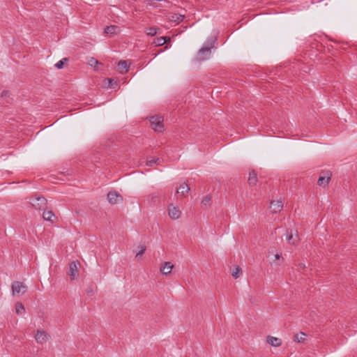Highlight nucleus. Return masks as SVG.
<instances>
[{"label":"nucleus","mask_w":357,"mask_h":357,"mask_svg":"<svg viewBox=\"0 0 357 357\" xmlns=\"http://www.w3.org/2000/svg\"><path fill=\"white\" fill-rule=\"evenodd\" d=\"M304 340H305V338L303 337L302 336H300V337L298 336H294V341L295 342H304Z\"/></svg>","instance_id":"31"},{"label":"nucleus","mask_w":357,"mask_h":357,"mask_svg":"<svg viewBox=\"0 0 357 357\" xmlns=\"http://www.w3.org/2000/svg\"><path fill=\"white\" fill-rule=\"evenodd\" d=\"M287 241L289 242V243L295 245L298 241V236L296 235L294 236L291 230L290 231H287Z\"/></svg>","instance_id":"16"},{"label":"nucleus","mask_w":357,"mask_h":357,"mask_svg":"<svg viewBox=\"0 0 357 357\" xmlns=\"http://www.w3.org/2000/svg\"><path fill=\"white\" fill-rule=\"evenodd\" d=\"M95 293L96 291L91 287L87 289V294L89 295V296H93L95 295Z\"/></svg>","instance_id":"29"},{"label":"nucleus","mask_w":357,"mask_h":357,"mask_svg":"<svg viewBox=\"0 0 357 357\" xmlns=\"http://www.w3.org/2000/svg\"><path fill=\"white\" fill-rule=\"evenodd\" d=\"M173 268L174 265L171 262L166 261L161 264L160 271L163 275H166L171 273Z\"/></svg>","instance_id":"11"},{"label":"nucleus","mask_w":357,"mask_h":357,"mask_svg":"<svg viewBox=\"0 0 357 357\" xmlns=\"http://www.w3.org/2000/svg\"><path fill=\"white\" fill-rule=\"evenodd\" d=\"M107 200L111 204H116L123 201V197L116 191L113 190L107 193Z\"/></svg>","instance_id":"5"},{"label":"nucleus","mask_w":357,"mask_h":357,"mask_svg":"<svg viewBox=\"0 0 357 357\" xmlns=\"http://www.w3.org/2000/svg\"><path fill=\"white\" fill-rule=\"evenodd\" d=\"M107 80V82L109 83V87L114 88V84H113L114 80L112 79H109V78H108Z\"/></svg>","instance_id":"33"},{"label":"nucleus","mask_w":357,"mask_h":357,"mask_svg":"<svg viewBox=\"0 0 357 357\" xmlns=\"http://www.w3.org/2000/svg\"><path fill=\"white\" fill-rule=\"evenodd\" d=\"M298 335H306V333H304V332L301 331Z\"/></svg>","instance_id":"37"},{"label":"nucleus","mask_w":357,"mask_h":357,"mask_svg":"<svg viewBox=\"0 0 357 357\" xmlns=\"http://www.w3.org/2000/svg\"><path fill=\"white\" fill-rule=\"evenodd\" d=\"M190 190V187L185 183H183L180 185V187L177 190V193L180 194L183 197H186Z\"/></svg>","instance_id":"12"},{"label":"nucleus","mask_w":357,"mask_h":357,"mask_svg":"<svg viewBox=\"0 0 357 357\" xmlns=\"http://www.w3.org/2000/svg\"><path fill=\"white\" fill-rule=\"evenodd\" d=\"M15 311L17 314H22L25 312V308L22 303H17L15 305Z\"/></svg>","instance_id":"23"},{"label":"nucleus","mask_w":357,"mask_h":357,"mask_svg":"<svg viewBox=\"0 0 357 357\" xmlns=\"http://www.w3.org/2000/svg\"><path fill=\"white\" fill-rule=\"evenodd\" d=\"M201 204L202 206H205L206 208L211 206V196L208 195L205 196L201 202Z\"/></svg>","instance_id":"22"},{"label":"nucleus","mask_w":357,"mask_h":357,"mask_svg":"<svg viewBox=\"0 0 357 357\" xmlns=\"http://www.w3.org/2000/svg\"><path fill=\"white\" fill-rule=\"evenodd\" d=\"M150 197H151V199L153 200V199H154L158 197V194L155 193V192L152 193V194L150 195Z\"/></svg>","instance_id":"35"},{"label":"nucleus","mask_w":357,"mask_h":357,"mask_svg":"<svg viewBox=\"0 0 357 357\" xmlns=\"http://www.w3.org/2000/svg\"><path fill=\"white\" fill-rule=\"evenodd\" d=\"M160 162V160L158 158L149 157L147 158L146 165L149 167H152L154 165H159Z\"/></svg>","instance_id":"20"},{"label":"nucleus","mask_w":357,"mask_h":357,"mask_svg":"<svg viewBox=\"0 0 357 357\" xmlns=\"http://www.w3.org/2000/svg\"><path fill=\"white\" fill-rule=\"evenodd\" d=\"M167 40H170V38L167 37L161 36L156 38L154 40L153 43L155 45V46H161L164 45Z\"/></svg>","instance_id":"18"},{"label":"nucleus","mask_w":357,"mask_h":357,"mask_svg":"<svg viewBox=\"0 0 357 357\" xmlns=\"http://www.w3.org/2000/svg\"><path fill=\"white\" fill-rule=\"evenodd\" d=\"M281 257H282V256H281L280 255H279V254H276V255H275V259H277V260H278V259H280Z\"/></svg>","instance_id":"36"},{"label":"nucleus","mask_w":357,"mask_h":357,"mask_svg":"<svg viewBox=\"0 0 357 357\" xmlns=\"http://www.w3.org/2000/svg\"><path fill=\"white\" fill-rule=\"evenodd\" d=\"M331 176H332V174L330 171L322 172L321 174L319 176L318 181H317L318 185L320 186H321V185L325 186V185H328Z\"/></svg>","instance_id":"6"},{"label":"nucleus","mask_w":357,"mask_h":357,"mask_svg":"<svg viewBox=\"0 0 357 357\" xmlns=\"http://www.w3.org/2000/svg\"><path fill=\"white\" fill-rule=\"evenodd\" d=\"M270 209L274 213L280 212L283 208V204L281 200H273L270 203Z\"/></svg>","instance_id":"9"},{"label":"nucleus","mask_w":357,"mask_h":357,"mask_svg":"<svg viewBox=\"0 0 357 357\" xmlns=\"http://www.w3.org/2000/svg\"><path fill=\"white\" fill-rule=\"evenodd\" d=\"M129 66L127 65V62L124 60H121L118 63V69L121 73H123L128 71Z\"/></svg>","instance_id":"17"},{"label":"nucleus","mask_w":357,"mask_h":357,"mask_svg":"<svg viewBox=\"0 0 357 357\" xmlns=\"http://www.w3.org/2000/svg\"><path fill=\"white\" fill-rule=\"evenodd\" d=\"M257 173L252 170L249 173V177H248V183L251 186H254L257 184Z\"/></svg>","instance_id":"15"},{"label":"nucleus","mask_w":357,"mask_h":357,"mask_svg":"<svg viewBox=\"0 0 357 357\" xmlns=\"http://www.w3.org/2000/svg\"><path fill=\"white\" fill-rule=\"evenodd\" d=\"M169 3V1L166 0H149L147 2V6L152 8H166Z\"/></svg>","instance_id":"8"},{"label":"nucleus","mask_w":357,"mask_h":357,"mask_svg":"<svg viewBox=\"0 0 357 357\" xmlns=\"http://www.w3.org/2000/svg\"><path fill=\"white\" fill-rule=\"evenodd\" d=\"M216 38H210L207 40L206 44L203 46L197 52V60L203 61L210 58L211 49L214 47Z\"/></svg>","instance_id":"1"},{"label":"nucleus","mask_w":357,"mask_h":357,"mask_svg":"<svg viewBox=\"0 0 357 357\" xmlns=\"http://www.w3.org/2000/svg\"><path fill=\"white\" fill-rule=\"evenodd\" d=\"M68 61V58H63V59H62L61 60H60L59 61H58V62L55 64V67H56L57 69H61V68H63V67L64 62Z\"/></svg>","instance_id":"26"},{"label":"nucleus","mask_w":357,"mask_h":357,"mask_svg":"<svg viewBox=\"0 0 357 357\" xmlns=\"http://www.w3.org/2000/svg\"><path fill=\"white\" fill-rule=\"evenodd\" d=\"M36 337V340L38 342H40L41 343L43 341H45V339L47 336H42V335H40V336H35Z\"/></svg>","instance_id":"30"},{"label":"nucleus","mask_w":357,"mask_h":357,"mask_svg":"<svg viewBox=\"0 0 357 357\" xmlns=\"http://www.w3.org/2000/svg\"><path fill=\"white\" fill-rule=\"evenodd\" d=\"M30 203L36 210H45L47 207V199L42 195H35L30 198Z\"/></svg>","instance_id":"2"},{"label":"nucleus","mask_w":357,"mask_h":357,"mask_svg":"<svg viewBox=\"0 0 357 357\" xmlns=\"http://www.w3.org/2000/svg\"><path fill=\"white\" fill-rule=\"evenodd\" d=\"M169 215L171 219L176 220L180 218L181 212V211L176 206L170 205L168 208Z\"/></svg>","instance_id":"10"},{"label":"nucleus","mask_w":357,"mask_h":357,"mask_svg":"<svg viewBox=\"0 0 357 357\" xmlns=\"http://www.w3.org/2000/svg\"><path fill=\"white\" fill-rule=\"evenodd\" d=\"M183 18H184V15L175 13L171 16L170 20L172 22H175L176 23H179L181 21H183Z\"/></svg>","instance_id":"21"},{"label":"nucleus","mask_w":357,"mask_h":357,"mask_svg":"<svg viewBox=\"0 0 357 357\" xmlns=\"http://www.w3.org/2000/svg\"><path fill=\"white\" fill-rule=\"evenodd\" d=\"M150 122L152 128L156 132H162L163 130V117L161 116H151Z\"/></svg>","instance_id":"3"},{"label":"nucleus","mask_w":357,"mask_h":357,"mask_svg":"<svg viewBox=\"0 0 357 357\" xmlns=\"http://www.w3.org/2000/svg\"><path fill=\"white\" fill-rule=\"evenodd\" d=\"M53 217H54V214L52 211H45L44 210L43 218L45 220L50 221L51 222H53V220L52 219Z\"/></svg>","instance_id":"19"},{"label":"nucleus","mask_w":357,"mask_h":357,"mask_svg":"<svg viewBox=\"0 0 357 357\" xmlns=\"http://www.w3.org/2000/svg\"><path fill=\"white\" fill-rule=\"evenodd\" d=\"M158 29H159L156 27H149L146 29V33L149 36H154L158 33Z\"/></svg>","instance_id":"24"},{"label":"nucleus","mask_w":357,"mask_h":357,"mask_svg":"<svg viewBox=\"0 0 357 357\" xmlns=\"http://www.w3.org/2000/svg\"><path fill=\"white\" fill-rule=\"evenodd\" d=\"M120 29L119 26L115 25L107 26L105 28L104 32L107 35H114L119 31Z\"/></svg>","instance_id":"14"},{"label":"nucleus","mask_w":357,"mask_h":357,"mask_svg":"<svg viewBox=\"0 0 357 357\" xmlns=\"http://www.w3.org/2000/svg\"><path fill=\"white\" fill-rule=\"evenodd\" d=\"M36 335H46V334L44 331L37 330Z\"/></svg>","instance_id":"34"},{"label":"nucleus","mask_w":357,"mask_h":357,"mask_svg":"<svg viewBox=\"0 0 357 357\" xmlns=\"http://www.w3.org/2000/svg\"><path fill=\"white\" fill-rule=\"evenodd\" d=\"M241 273H242L241 268L239 267L238 266H237L235 267L234 270L232 272V276L236 279V278H239L240 274H241Z\"/></svg>","instance_id":"25"},{"label":"nucleus","mask_w":357,"mask_h":357,"mask_svg":"<svg viewBox=\"0 0 357 357\" xmlns=\"http://www.w3.org/2000/svg\"><path fill=\"white\" fill-rule=\"evenodd\" d=\"M266 342L273 347H278L282 343V340L274 336H267Z\"/></svg>","instance_id":"13"},{"label":"nucleus","mask_w":357,"mask_h":357,"mask_svg":"<svg viewBox=\"0 0 357 357\" xmlns=\"http://www.w3.org/2000/svg\"><path fill=\"white\" fill-rule=\"evenodd\" d=\"M10 95V92L8 91H3L1 93V97H8Z\"/></svg>","instance_id":"32"},{"label":"nucleus","mask_w":357,"mask_h":357,"mask_svg":"<svg viewBox=\"0 0 357 357\" xmlns=\"http://www.w3.org/2000/svg\"><path fill=\"white\" fill-rule=\"evenodd\" d=\"M140 250L136 254V257H139V256H142L144 252L146 251V245H142L139 246Z\"/></svg>","instance_id":"27"},{"label":"nucleus","mask_w":357,"mask_h":357,"mask_svg":"<svg viewBox=\"0 0 357 357\" xmlns=\"http://www.w3.org/2000/svg\"><path fill=\"white\" fill-rule=\"evenodd\" d=\"M89 63L91 66L95 67L96 65L99 64L100 63L94 58H91V59L89 61Z\"/></svg>","instance_id":"28"},{"label":"nucleus","mask_w":357,"mask_h":357,"mask_svg":"<svg viewBox=\"0 0 357 357\" xmlns=\"http://www.w3.org/2000/svg\"><path fill=\"white\" fill-rule=\"evenodd\" d=\"M11 288H12L13 295H15L16 294H24L27 290V287L26 285H24L23 282H19V281H15V282H13Z\"/></svg>","instance_id":"4"},{"label":"nucleus","mask_w":357,"mask_h":357,"mask_svg":"<svg viewBox=\"0 0 357 357\" xmlns=\"http://www.w3.org/2000/svg\"><path fill=\"white\" fill-rule=\"evenodd\" d=\"M79 265V263L78 261H72L69 264V271H68V275L70 277V279L75 280L77 276L78 275V268L77 266Z\"/></svg>","instance_id":"7"}]
</instances>
